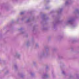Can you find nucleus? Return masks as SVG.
Segmentation results:
<instances>
[{
  "mask_svg": "<svg viewBox=\"0 0 79 79\" xmlns=\"http://www.w3.org/2000/svg\"><path fill=\"white\" fill-rule=\"evenodd\" d=\"M21 14H22V13H21Z\"/></svg>",
  "mask_w": 79,
  "mask_h": 79,
  "instance_id": "obj_1",
  "label": "nucleus"
}]
</instances>
